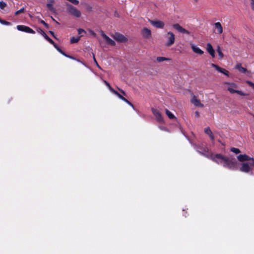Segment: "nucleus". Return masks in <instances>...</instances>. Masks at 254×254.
I'll return each instance as SVG.
<instances>
[{
    "label": "nucleus",
    "mask_w": 254,
    "mask_h": 254,
    "mask_svg": "<svg viewBox=\"0 0 254 254\" xmlns=\"http://www.w3.org/2000/svg\"><path fill=\"white\" fill-rule=\"evenodd\" d=\"M236 68L238 69L239 70V71L242 73H245L247 72H248L247 68L242 67L241 64H237L236 66Z\"/></svg>",
    "instance_id": "22"
},
{
    "label": "nucleus",
    "mask_w": 254,
    "mask_h": 254,
    "mask_svg": "<svg viewBox=\"0 0 254 254\" xmlns=\"http://www.w3.org/2000/svg\"><path fill=\"white\" fill-rule=\"evenodd\" d=\"M55 3L54 0H49V2L47 4V7L49 10L53 13L56 12V9L53 7V4Z\"/></svg>",
    "instance_id": "18"
},
{
    "label": "nucleus",
    "mask_w": 254,
    "mask_h": 254,
    "mask_svg": "<svg viewBox=\"0 0 254 254\" xmlns=\"http://www.w3.org/2000/svg\"><path fill=\"white\" fill-rule=\"evenodd\" d=\"M225 84L229 85L227 90L232 94L237 93L241 96H246L248 95V94L245 93L242 91L235 89L238 88V85L235 83L226 82Z\"/></svg>",
    "instance_id": "3"
},
{
    "label": "nucleus",
    "mask_w": 254,
    "mask_h": 254,
    "mask_svg": "<svg viewBox=\"0 0 254 254\" xmlns=\"http://www.w3.org/2000/svg\"><path fill=\"white\" fill-rule=\"evenodd\" d=\"M156 60L158 62H162L165 61H169L170 59L165 58V57H158L156 58Z\"/></svg>",
    "instance_id": "25"
},
{
    "label": "nucleus",
    "mask_w": 254,
    "mask_h": 254,
    "mask_svg": "<svg viewBox=\"0 0 254 254\" xmlns=\"http://www.w3.org/2000/svg\"><path fill=\"white\" fill-rule=\"evenodd\" d=\"M7 5V4L3 1H0V8L1 9H3Z\"/></svg>",
    "instance_id": "30"
},
{
    "label": "nucleus",
    "mask_w": 254,
    "mask_h": 254,
    "mask_svg": "<svg viewBox=\"0 0 254 254\" xmlns=\"http://www.w3.org/2000/svg\"><path fill=\"white\" fill-rule=\"evenodd\" d=\"M254 118V115L253 116Z\"/></svg>",
    "instance_id": "50"
},
{
    "label": "nucleus",
    "mask_w": 254,
    "mask_h": 254,
    "mask_svg": "<svg viewBox=\"0 0 254 254\" xmlns=\"http://www.w3.org/2000/svg\"><path fill=\"white\" fill-rule=\"evenodd\" d=\"M191 103L196 107H203V105L201 103L200 101L197 99L195 95H193L191 99Z\"/></svg>",
    "instance_id": "15"
},
{
    "label": "nucleus",
    "mask_w": 254,
    "mask_h": 254,
    "mask_svg": "<svg viewBox=\"0 0 254 254\" xmlns=\"http://www.w3.org/2000/svg\"><path fill=\"white\" fill-rule=\"evenodd\" d=\"M141 34L144 38H149L151 36V32L150 29L144 27L141 31Z\"/></svg>",
    "instance_id": "14"
},
{
    "label": "nucleus",
    "mask_w": 254,
    "mask_h": 254,
    "mask_svg": "<svg viewBox=\"0 0 254 254\" xmlns=\"http://www.w3.org/2000/svg\"><path fill=\"white\" fill-rule=\"evenodd\" d=\"M0 23L2 24L5 25H10L11 24L10 22H8L7 21L2 20L0 18Z\"/></svg>",
    "instance_id": "28"
},
{
    "label": "nucleus",
    "mask_w": 254,
    "mask_h": 254,
    "mask_svg": "<svg viewBox=\"0 0 254 254\" xmlns=\"http://www.w3.org/2000/svg\"><path fill=\"white\" fill-rule=\"evenodd\" d=\"M211 66L215 68L216 70H217L218 71L223 73L224 74L229 76V71L227 70L226 69L221 68L220 66H219L218 65L215 64H211Z\"/></svg>",
    "instance_id": "12"
},
{
    "label": "nucleus",
    "mask_w": 254,
    "mask_h": 254,
    "mask_svg": "<svg viewBox=\"0 0 254 254\" xmlns=\"http://www.w3.org/2000/svg\"><path fill=\"white\" fill-rule=\"evenodd\" d=\"M40 30L41 34L50 43H51L52 45L55 44L54 41L52 39H51L43 30L41 29H40Z\"/></svg>",
    "instance_id": "21"
},
{
    "label": "nucleus",
    "mask_w": 254,
    "mask_h": 254,
    "mask_svg": "<svg viewBox=\"0 0 254 254\" xmlns=\"http://www.w3.org/2000/svg\"><path fill=\"white\" fill-rule=\"evenodd\" d=\"M246 83L250 86H251V87H252L253 88V89L254 90V83H253L252 81H249V80H247L246 81Z\"/></svg>",
    "instance_id": "34"
},
{
    "label": "nucleus",
    "mask_w": 254,
    "mask_h": 254,
    "mask_svg": "<svg viewBox=\"0 0 254 254\" xmlns=\"http://www.w3.org/2000/svg\"><path fill=\"white\" fill-rule=\"evenodd\" d=\"M16 28L18 30L20 31L31 34L35 33V32L32 29L27 26L18 25L17 26Z\"/></svg>",
    "instance_id": "7"
},
{
    "label": "nucleus",
    "mask_w": 254,
    "mask_h": 254,
    "mask_svg": "<svg viewBox=\"0 0 254 254\" xmlns=\"http://www.w3.org/2000/svg\"><path fill=\"white\" fill-rule=\"evenodd\" d=\"M52 19H53V20L54 21H55L57 23H58L57 21H56V20H55V19H54L53 17H52Z\"/></svg>",
    "instance_id": "48"
},
{
    "label": "nucleus",
    "mask_w": 254,
    "mask_h": 254,
    "mask_svg": "<svg viewBox=\"0 0 254 254\" xmlns=\"http://www.w3.org/2000/svg\"><path fill=\"white\" fill-rule=\"evenodd\" d=\"M24 11H25L24 8L22 7V8H20L19 10L16 11L15 12V15H19L20 13H23L24 12Z\"/></svg>",
    "instance_id": "32"
},
{
    "label": "nucleus",
    "mask_w": 254,
    "mask_h": 254,
    "mask_svg": "<svg viewBox=\"0 0 254 254\" xmlns=\"http://www.w3.org/2000/svg\"><path fill=\"white\" fill-rule=\"evenodd\" d=\"M206 50L208 53L212 58L215 57V51L210 43H207L206 45Z\"/></svg>",
    "instance_id": "17"
},
{
    "label": "nucleus",
    "mask_w": 254,
    "mask_h": 254,
    "mask_svg": "<svg viewBox=\"0 0 254 254\" xmlns=\"http://www.w3.org/2000/svg\"><path fill=\"white\" fill-rule=\"evenodd\" d=\"M216 157L218 159H221L223 161V167L232 170H237L238 169V162L233 160V159L224 156L221 154H216Z\"/></svg>",
    "instance_id": "2"
},
{
    "label": "nucleus",
    "mask_w": 254,
    "mask_h": 254,
    "mask_svg": "<svg viewBox=\"0 0 254 254\" xmlns=\"http://www.w3.org/2000/svg\"><path fill=\"white\" fill-rule=\"evenodd\" d=\"M195 116L197 117H198L199 116V112L198 111H196L195 112Z\"/></svg>",
    "instance_id": "44"
},
{
    "label": "nucleus",
    "mask_w": 254,
    "mask_h": 254,
    "mask_svg": "<svg viewBox=\"0 0 254 254\" xmlns=\"http://www.w3.org/2000/svg\"><path fill=\"white\" fill-rule=\"evenodd\" d=\"M101 35L103 38L106 41V42L111 46H115L116 45L115 42L109 38L107 35H106L103 31L101 32Z\"/></svg>",
    "instance_id": "13"
},
{
    "label": "nucleus",
    "mask_w": 254,
    "mask_h": 254,
    "mask_svg": "<svg viewBox=\"0 0 254 254\" xmlns=\"http://www.w3.org/2000/svg\"><path fill=\"white\" fill-rule=\"evenodd\" d=\"M104 83L105 84V85H106V86H108V87L109 89L111 92L113 91V90H114V89L111 87V86L110 85V84H109V82H107V81H106V80H104Z\"/></svg>",
    "instance_id": "31"
},
{
    "label": "nucleus",
    "mask_w": 254,
    "mask_h": 254,
    "mask_svg": "<svg viewBox=\"0 0 254 254\" xmlns=\"http://www.w3.org/2000/svg\"><path fill=\"white\" fill-rule=\"evenodd\" d=\"M165 112H166V115H167V116L168 117V118L169 119H176V117H175V116L168 109H166Z\"/></svg>",
    "instance_id": "24"
},
{
    "label": "nucleus",
    "mask_w": 254,
    "mask_h": 254,
    "mask_svg": "<svg viewBox=\"0 0 254 254\" xmlns=\"http://www.w3.org/2000/svg\"><path fill=\"white\" fill-rule=\"evenodd\" d=\"M195 2H197L199 0H194Z\"/></svg>",
    "instance_id": "49"
},
{
    "label": "nucleus",
    "mask_w": 254,
    "mask_h": 254,
    "mask_svg": "<svg viewBox=\"0 0 254 254\" xmlns=\"http://www.w3.org/2000/svg\"><path fill=\"white\" fill-rule=\"evenodd\" d=\"M230 151L236 154H239L241 152V151L239 148H235V147L231 148Z\"/></svg>",
    "instance_id": "27"
},
{
    "label": "nucleus",
    "mask_w": 254,
    "mask_h": 254,
    "mask_svg": "<svg viewBox=\"0 0 254 254\" xmlns=\"http://www.w3.org/2000/svg\"><path fill=\"white\" fill-rule=\"evenodd\" d=\"M90 32L92 35H93L94 36H96V34L95 33V32L94 31H93V30H90Z\"/></svg>",
    "instance_id": "40"
},
{
    "label": "nucleus",
    "mask_w": 254,
    "mask_h": 254,
    "mask_svg": "<svg viewBox=\"0 0 254 254\" xmlns=\"http://www.w3.org/2000/svg\"><path fill=\"white\" fill-rule=\"evenodd\" d=\"M123 101H125V102H127V100L124 97L123 98V99H122Z\"/></svg>",
    "instance_id": "46"
},
{
    "label": "nucleus",
    "mask_w": 254,
    "mask_h": 254,
    "mask_svg": "<svg viewBox=\"0 0 254 254\" xmlns=\"http://www.w3.org/2000/svg\"><path fill=\"white\" fill-rule=\"evenodd\" d=\"M209 137H210V139H211L212 141L214 140V135H213V133H212L211 134H210V135H209Z\"/></svg>",
    "instance_id": "38"
},
{
    "label": "nucleus",
    "mask_w": 254,
    "mask_h": 254,
    "mask_svg": "<svg viewBox=\"0 0 254 254\" xmlns=\"http://www.w3.org/2000/svg\"><path fill=\"white\" fill-rule=\"evenodd\" d=\"M117 88L122 94H123L124 95H126V92L124 90H123L122 89H120L119 87H117Z\"/></svg>",
    "instance_id": "37"
},
{
    "label": "nucleus",
    "mask_w": 254,
    "mask_h": 254,
    "mask_svg": "<svg viewBox=\"0 0 254 254\" xmlns=\"http://www.w3.org/2000/svg\"><path fill=\"white\" fill-rule=\"evenodd\" d=\"M49 32V33H50V34H51V35H52L54 38H56V36H55V33H54V32L53 31H50Z\"/></svg>",
    "instance_id": "43"
},
{
    "label": "nucleus",
    "mask_w": 254,
    "mask_h": 254,
    "mask_svg": "<svg viewBox=\"0 0 254 254\" xmlns=\"http://www.w3.org/2000/svg\"><path fill=\"white\" fill-rule=\"evenodd\" d=\"M126 103H127V104H128L129 105H130V106H131L133 108V105L130 102H129L128 100L127 101V102H126Z\"/></svg>",
    "instance_id": "41"
},
{
    "label": "nucleus",
    "mask_w": 254,
    "mask_h": 254,
    "mask_svg": "<svg viewBox=\"0 0 254 254\" xmlns=\"http://www.w3.org/2000/svg\"><path fill=\"white\" fill-rule=\"evenodd\" d=\"M81 37V36H78L77 37H72L70 39V43L71 44L77 43L80 40Z\"/></svg>",
    "instance_id": "23"
},
{
    "label": "nucleus",
    "mask_w": 254,
    "mask_h": 254,
    "mask_svg": "<svg viewBox=\"0 0 254 254\" xmlns=\"http://www.w3.org/2000/svg\"><path fill=\"white\" fill-rule=\"evenodd\" d=\"M192 51L196 53V54H198L199 55H202L204 52L202 50H201L199 48L194 46V45H192L191 47Z\"/></svg>",
    "instance_id": "20"
},
{
    "label": "nucleus",
    "mask_w": 254,
    "mask_h": 254,
    "mask_svg": "<svg viewBox=\"0 0 254 254\" xmlns=\"http://www.w3.org/2000/svg\"><path fill=\"white\" fill-rule=\"evenodd\" d=\"M237 158L238 161L242 162L241 164V167L239 168L240 171L248 173L251 171L250 162H253V160H254V158L251 157L246 154H240L237 156Z\"/></svg>",
    "instance_id": "1"
},
{
    "label": "nucleus",
    "mask_w": 254,
    "mask_h": 254,
    "mask_svg": "<svg viewBox=\"0 0 254 254\" xmlns=\"http://www.w3.org/2000/svg\"><path fill=\"white\" fill-rule=\"evenodd\" d=\"M65 5L66 6L67 12L72 16L76 18H79L81 16V13L80 10L77 9L76 7L73 6L72 5L66 3Z\"/></svg>",
    "instance_id": "4"
},
{
    "label": "nucleus",
    "mask_w": 254,
    "mask_h": 254,
    "mask_svg": "<svg viewBox=\"0 0 254 254\" xmlns=\"http://www.w3.org/2000/svg\"><path fill=\"white\" fill-rule=\"evenodd\" d=\"M217 52L219 56L220 57V59H222L224 57V55L219 46H218L217 48Z\"/></svg>",
    "instance_id": "26"
},
{
    "label": "nucleus",
    "mask_w": 254,
    "mask_h": 254,
    "mask_svg": "<svg viewBox=\"0 0 254 254\" xmlns=\"http://www.w3.org/2000/svg\"><path fill=\"white\" fill-rule=\"evenodd\" d=\"M167 42L165 45L167 47H170L174 44L175 35L172 32H168L166 35Z\"/></svg>",
    "instance_id": "6"
},
{
    "label": "nucleus",
    "mask_w": 254,
    "mask_h": 254,
    "mask_svg": "<svg viewBox=\"0 0 254 254\" xmlns=\"http://www.w3.org/2000/svg\"><path fill=\"white\" fill-rule=\"evenodd\" d=\"M149 22L153 26L158 28H163L165 25L164 23L160 20H149Z\"/></svg>",
    "instance_id": "10"
},
{
    "label": "nucleus",
    "mask_w": 254,
    "mask_h": 254,
    "mask_svg": "<svg viewBox=\"0 0 254 254\" xmlns=\"http://www.w3.org/2000/svg\"><path fill=\"white\" fill-rule=\"evenodd\" d=\"M86 8L89 11H92V7L89 5L87 6Z\"/></svg>",
    "instance_id": "42"
},
{
    "label": "nucleus",
    "mask_w": 254,
    "mask_h": 254,
    "mask_svg": "<svg viewBox=\"0 0 254 254\" xmlns=\"http://www.w3.org/2000/svg\"><path fill=\"white\" fill-rule=\"evenodd\" d=\"M250 164L251 166H254V160H253V162H250Z\"/></svg>",
    "instance_id": "45"
},
{
    "label": "nucleus",
    "mask_w": 254,
    "mask_h": 254,
    "mask_svg": "<svg viewBox=\"0 0 254 254\" xmlns=\"http://www.w3.org/2000/svg\"><path fill=\"white\" fill-rule=\"evenodd\" d=\"M204 132L208 135L211 134L212 132L209 127L204 128Z\"/></svg>",
    "instance_id": "33"
},
{
    "label": "nucleus",
    "mask_w": 254,
    "mask_h": 254,
    "mask_svg": "<svg viewBox=\"0 0 254 254\" xmlns=\"http://www.w3.org/2000/svg\"><path fill=\"white\" fill-rule=\"evenodd\" d=\"M151 111L154 116L156 117V119L158 122H162L163 121L162 115L158 110L152 108L151 109Z\"/></svg>",
    "instance_id": "11"
},
{
    "label": "nucleus",
    "mask_w": 254,
    "mask_h": 254,
    "mask_svg": "<svg viewBox=\"0 0 254 254\" xmlns=\"http://www.w3.org/2000/svg\"><path fill=\"white\" fill-rule=\"evenodd\" d=\"M252 0L251 7H252V9L254 10V0Z\"/></svg>",
    "instance_id": "39"
},
{
    "label": "nucleus",
    "mask_w": 254,
    "mask_h": 254,
    "mask_svg": "<svg viewBox=\"0 0 254 254\" xmlns=\"http://www.w3.org/2000/svg\"><path fill=\"white\" fill-rule=\"evenodd\" d=\"M40 23L43 24L46 28H48L49 27L48 24H47L46 22H45L44 20H41Z\"/></svg>",
    "instance_id": "35"
},
{
    "label": "nucleus",
    "mask_w": 254,
    "mask_h": 254,
    "mask_svg": "<svg viewBox=\"0 0 254 254\" xmlns=\"http://www.w3.org/2000/svg\"><path fill=\"white\" fill-rule=\"evenodd\" d=\"M53 45L57 50L58 51H59L61 54H62L64 56H65L67 58H68L69 59H73V60L75 59L72 56L67 55L55 43V44H53Z\"/></svg>",
    "instance_id": "16"
},
{
    "label": "nucleus",
    "mask_w": 254,
    "mask_h": 254,
    "mask_svg": "<svg viewBox=\"0 0 254 254\" xmlns=\"http://www.w3.org/2000/svg\"><path fill=\"white\" fill-rule=\"evenodd\" d=\"M78 34H81L82 33H86V31L83 29L79 28L78 29Z\"/></svg>",
    "instance_id": "36"
},
{
    "label": "nucleus",
    "mask_w": 254,
    "mask_h": 254,
    "mask_svg": "<svg viewBox=\"0 0 254 254\" xmlns=\"http://www.w3.org/2000/svg\"><path fill=\"white\" fill-rule=\"evenodd\" d=\"M172 27L180 33L186 34L188 35L190 34V31L182 27L178 23L173 24Z\"/></svg>",
    "instance_id": "8"
},
{
    "label": "nucleus",
    "mask_w": 254,
    "mask_h": 254,
    "mask_svg": "<svg viewBox=\"0 0 254 254\" xmlns=\"http://www.w3.org/2000/svg\"><path fill=\"white\" fill-rule=\"evenodd\" d=\"M94 60L95 62H96V64H97L98 65V66H99V65L98 64L97 62H96V59H95V58H94Z\"/></svg>",
    "instance_id": "47"
},
{
    "label": "nucleus",
    "mask_w": 254,
    "mask_h": 254,
    "mask_svg": "<svg viewBox=\"0 0 254 254\" xmlns=\"http://www.w3.org/2000/svg\"><path fill=\"white\" fill-rule=\"evenodd\" d=\"M214 27L215 29L217 30V33L220 34L223 32V27L219 22L214 23Z\"/></svg>",
    "instance_id": "19"
},
{
    "label": "nucleus",
    "mask_w": 254,
    "mask_h": 254,
    "mask_svg": "<svg viewBox=\"0 0 254 254\" xmlns=\"http://www.w3.org/2000/svg\"><path fill=\"white\" fill-rule=\"evenodd\" d=\"M199 153L201 155L212 160L216 163L219 164V162L217 160V158L216 157V154L214 155L212 153L209 152L208 149L207 147L205 148L203 151H199Z\"/></svg>",
    "instance_id": "5"
},
{
    "label": "nucleus",
    "mask_w": 254,
    "mask_h": 254,
    "mask_svg": "<svg viewBox=\"0 0 254 254\" xmlns=\"http://www.w3.org/2000/svg\"><path fill=\"white\" fill-rule=\"evenodd\" d=\"M112 92L116 95L121 100L124 97L122 95H121L118 91H117L115 89Z\"/></svg>",
    "instance_id": "29"
},
{
    "label": "nucleus",
    "mask_w": 254,
    "mask_h": 254,
    "mask_svg": "<svg viewBox=\"0 0 254 254\" xmlns=\"http://www.w3.org/2000/svg\"><path fill=\"white\" fill-rule=\"evenodd\" d=\"M113 37L117 41L120 42L125 43L127 41V38L123 35L118 33H116Z\"/></svg>",
    "instance_id": "9"
}]
</instances>
